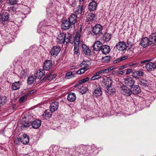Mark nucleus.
Returning <instances> with one entry per match:
<instances>
[{
	"label": "nucleus",
	"instance_id": "obj_57",
	"mask_svg": "<svg viewBox=\"0 0 156 156\" xmlns=\"http://www.w3.org/2000/svg\"><path fill=\"white\" fill-rule=\"evenodd\" d=\"M36 91V90H31L29 92V93H28L27 94H32L34 93Z\"/></svg>",
	"mask_w": 156,
	"mask_h": 156
},
{
	"label": "nucleus",
	"instance_id": "obj_1",
	"mask_svg": "<svg viewBox=\"0 0 156 156\" xmlns=\"http://www.w3.org/2000/svg\"><path fill=\"white\" fill-rule=\"evenodd\" d=\"M9 14L6 12H0V23L5 24L10 21Z\"/></svg>",
	"mask_w": 156,
	"mask_h": 156
},
{
	"label": "nucleus",
	"instance_id": "obj_21",
	"mask_svg": "<svg viewBox=\"0 0 156 156\" xmlns=\"http://www.w3.org/2000/svg\"><path fill=\"white\" fill-rule=\"evenodd\" d=\"M101 50L103 54L106 55L110 52V48L108 45H105L102 46Z\"/></svg>",
	"mask_w": 156,
	"mask_h": 156
},
{
	"label": "nucleus",
	"instance_id": "obj_61",
	"mask_svg": "<svg viewBox=\"0 0 156 156\" xmlns=\"http://www.w3.org/2000/svg\"><path fill=\"white\" fill-rule=\"evenodd\" d=\"M16 105H14L12 106V108H13V109H14L15 108H16Z\"/></svg>",
	"mask_w": 156,
	"mask_h": 156
},
{
	"label": "nucleus",
	"instance_id": "obj_31",
	"mask_svg": "<svg viewBox=\"0 0 156 156\" xmlns=\"http://www.w3.org/2000/svg\"><path fill=\"white\" fill-rule=\"evenodd\" d=\"M20 81L16 82L13 83L12 86V88L13 90L19 89L20 87Z\"/></svg>",
	"mask_w": 156,
	"mask_h": 156
},
{
	"label": "nucleus",
	"instance_id": "obj_20",
	"mask_svg": "<svg viewBox=\"0 0 156 156\" xmlns=\"http://www.w3.org/2000/svg\"><path fill=\"white\" fill-rule=\"evenodd\" d=\"M44 71L42 69L38 70L35 74V76L38 79H41L44 75Z\"/></svg>",
	"mask_w": 156,
	"mask_h": 156
},
{
	"label": "nucleus",
	"instance_id": "obj_34",
	"mask_svg": "<svg viewBox=\"0 0 156 156\" xmlns=\"http://www.w3.org/2000/svg\"><path fill=\"white\" fill-rule=\"evenodd\" d=\"M22 125L21 126L22 128H27L29 127L31 125V122H29L23 121V120L22 121Z\"/></svg>",
	"mask_w": 156,
	"mask_h": 156
},
{
	"label": "nucleus",
	"instance_id": "obj_41",
	"mask_svg": "<svg viewBox=\"0 0 156 156\" xmlns=\"http://www.w3.org/2000/svg\"><path fill=\"white\" fill-rule=\"evenodd\" d=\"M100 75L99 73H98V72H97L94 76L91 77V80H94L99 78L101 76Z\"/></svg>",
	"mask_w": 156,
	"mask_h": 156
},
{
	"label": "nucleus",
	"instance_id": "obj_29",
	"mask_svg": "<svg viewBox=\"0 0 156 156\" xmlns=\"http://www.w3.org/2000/svg\"><path fill=\"white\" fill-rule=\"evenodd\" d=\"M77 43L74 44V54L75 55H76V56H78L80 55V52H79V44H78L77 42Z\"/></svg>",
	"mask_w": 156,
	"mask_h": 156
},
{
	"label": "nucleus",
	"instance_id": "obj_7",
	"mask_svg": "<svg viewBox=\"0 0 156 156\" xmlns=\"http://www.w3.org/2000/svg\"><path fill=\"white\" fill-rule=\"evenodd\" d=\"M116 48L119 50L123 51L125 50L126 48V45L124 41H119L116 44Z\"/></svg>",
	"mask_w": 156,
	"mask_h": 156
},
{
	"label": "nucleus",
	"instance_id": "obj_26",
	"mask_svg": "<svg viewBox=\"0 0 156 156\" xmlns=\"http://www.w3.org/2000/svg\"><path fill=\"white\" fill-rule=\"evenodd\" d=\"M41 125V121L40 120H36L32 122L31 125L34 129H37Z\"/></svg>",
	"mask_w": 156,
	"mask_h": 156
},
{
	"label": "nucleus",
	"instance_id": "obj_64",
	"mask_svg": "<svg viewBox=\"0 0 156 156\" xmlns=\"http://www.w3.org/2000/svg\"><path fill=\"white\" fill-rule=\"evenodd\" d=\"M81 153H82V154H83V155L85 154V151H84V152H83Z\"/></svg>",
	"mask_w": 156,
	"mask_h": 156
},
{
	"label": "nucleus",
	"instance_id": "obj_54",
	"mask_svg": "<svg viewBox=\"0 0 156 156\" xmlns=\"http://www.w3.org/2000/svg\"><path fill=\"white\" fill-rule=\"evenodd\" d=\"M123 73H124V72L123 71L119 70V71H117V72H116V74L122 75Z\"/></svg>",
	"mask_w": 156,
	"mask_h": 156
},
{
	"label": "nucleus",
	"instance_id": "obj_39",
	"mask_svg": "<svg viewBox=\"0 0 156 156\" xmlns=\"http://www.w3.org/2000/svg\"><path fill=\"white\" fill-rule=\"evenodd\" d=\"M110 56H106L101 58V61L103 63H107L110 61Z\"/></svg>",
	"mask_w": 156,
	"mask_h": 156
},
{
	"label": "nucleus",
	"instance_id": "obj_53",
	"mask_svg": "<svg viewBox=\"0 0 156 156\" xmlns=\"http://www.w3.org/2000/svg\"><path fill=\"white\" fill-rule=\"evenodd\" d=\"M137 64H140V63H139V62H136V63H130L129 64V66H135V65H137Z\"/></svg>",
	"mask_w": 156,
	"mask_h": 156
},
{
	"label": "nucleus",
	"instance_id": "obj_38",
	"mask_svg": "<svg viewBox=\"0 0 156 156\" xmlns=\"http://www.w3.org/2000/svg\"><path fill=\"white\" fill-rule=\"evenodd\" d=\"M7 101V97L5 96L0 97V106L4 105Z\"/></svg>",
	"mask_w": 156,
	"mask_h": 156
},
{
	"label": "nucleus",
	"instance_id": "obj_44",
	"mask_svg": "<svg viewBox=\"0 0 156 156\" xmlns=\"http://www.w3.org/2000/svg\"><path fill=\"white\" fill-rule=\"evenodd\" d=\"M87 90L86 87H82L80 89V92L82 94H85Z\"/></svg>",
	"mask_w": 156,
	"mask_h": 156
},
{
	"label": "nucleus",
	"instance_id": "obj_22",
	"mask_svg": "<svg viewBox=\"0 0 156 156\" xmlns=\"http://www.w3.org/2000/svg\"><path fill=\"white\" fill-rule=\"evenodd\" d=\"M77 16L76 14H71L69 18V21L72 24H75L77 22Z\"/></svg>",
	"mask_w": 156,
	"mask_h": 156
},
{
	"label": "nucleus",
	"instance_id": "obj_13",
	"mask_svg": "<svg viewBox=\"0 0 156 156\" xmlns=\"http://www.w3.org/2000/svg\"><path fill=\"white\" fill-rule=\"evenodd\" d=\"M58 107V103L54 101L51 103L50 106V110L52 112H54L57 110Z\"/></svg>",
	"mask_w": 156,
	"mask_h": 156
},
{
	"label": "nucleus",
	"instance_id": "obj_11",
	"mask_svg": "<svg viewBox=\"0 0 156 156\" xmlns=\"http://www.w3.org/2000/svg\"><path fill=\"white\" fill-rule=\"evenodd\" d=\"M52 66V61L50 60H47L44 63L43 68L44 70H49Z\"/></svg>",
	"mask_w": 156,
	"mask_h": 156
},
{
	"label": "nucleus",
	"instance_id": "obj_3",
	"mask_svg": "<svg viewBox=\"0 0 156 156\" xmlns=\"http://www.w3.org/2000/svg\"><path fill=\"white\" fill-rule=\"evenodd\" d=\"M103 30L102 26L99 24H96L93 27V33L96 36H99L102 34Z\"/></svg>",
	"mask_w": 156,
	"mask_h": 156
},
{
	"label": "nucleus",
	"instance_id": "obj_42",
	"mask_svg": "<svg viewBox=\"0 0 156 156\" xmlns=\"http://www.w3.org/2000/svg\"><path fill=\"white\" fill-rule=\"evenodd\" d=\"M95 17V15L94 14L90 13L87 16V19L89 21H91L93 20Z\"/></svg>",
	"mask_w": 156,
	"mask_h": 156
},
{
	"label": "nucleus",
	"instance_id": "obj_51",
	"mask_svg": "<svg viewBox=\"0 0 156 156\" xmlns=\"http://www.w3.org/2000/svg\"><path fill=\"white\" fill-rule=\"evenodd\" d=\"M80 70L81 71V73H84V72L87 70V68H85L84 67H82L80 69Z\"/></svg>",
	"mask_w": 156,
	"mask_h": 156
},
{
	"label": "nucleus",
	"instance_id": "obj_8",
	"mask_svg": "<svg viewBox=\"0 0 156 156\" xmlns=\"http://www.w3.org/2000/svg\"><path fill=\"white\" fill-rule=\"evenodd\" d=\"M140 44L141 46L144 48H146L149 45H151L149 38L147 37H143L141 41Z\"/></svg>",
	"mask_w": 156,
	"mask_h": 156
},
{
	"label": "nucleus",
	"instance_id": "obj_12",
	"mask_svg": "<svg viewBox=\"0 0 156 156\" xmlns=\"http://www.w3.org/2000/svg\"><path fill=\"white\" fill-rule=\"evenodd\" d=\"M145 68L148 71H152L156 69V64L152 62H149L146 64Z\"/></svg>",
	"mask_w": 156,
	"mask_h": 156
},
{
	"label": "nucleus",
	"instance_id": "obj_40",
	"mask_svg": "<svg viewBox=\"0 0 156 156\" xmlns=\"http://www.w3.org/2000/svg\"><path fill=\"white\" fill-rule=\"evenodd\" d=\"M35 80V79L32 76H29L27 82L29 85L32 84Z\"/></svg>",
	"mask_w": 156,
	"mask_h": 156
},
{
	"label": "nucleus",
	"instance_id": "obj_56",
	"mask_svg": "<svg viewBox=\"0 0 156 156\" xmlns=\"http://www.w3.org/2000/svg\"><path fill=\"white\" fill-rule=\"evenodd\" d=\"M132 71H133L131 69H127V70L126 72V74H129L130 73L132 72Z\"/></svg>",
	"mask_w": 156,
	"mask_h": 156
},
{
	"label": "nucleus",
	"instance_id": "obj_17",
	"mask_svg": "<svg viewBox=\"0 0 156 156\" xmlns=\"http://www.w3.org/2000/svg\"><path fill=\"white\" fill-rule=\"evenodd\" d=\"M102 94V92L101 88L100 86L97 87L94 91V95L96 97H97L101 96Z\"/></svg>",
	"mask_w": 156,
	"mask_h": 156
},
{
	"label": "nucleus",
	"instance_id": "obj_62",
	"mask_svg": "<svg viewBox=\"0 0 156 156\" xmlns=\"http://www.w3.org/2000/svg\"><path fill=\"white\" fill-rule=\"evenodd\" d=\"M127 44L131 46L132 44L131 42H129L128 41H127Z\"/></svg>",
	"mask_w": 156,
	"mask_h": 156
},
{
	"label": "nucleus",
	"instance_id": "obj_4",
	"mask_svg": "<svg viewBox=\"0 0 156 156\" xmlns=\"http://www.w3.org/2000/svg\"><path fill=\"white\" fill-rule=\"evenodd\" d=\"M120 90L121 93L126 96H129L132 94L131 90L125 86L121 87Z\"/></svg>",
	"mask_w": 156,
	"mask_h": 156
},
{
	"label": "nucleus",
	"instance_id": "obj_25",
	"mask_svg": "<svg viewBox=\"0 0 156 156\" xmlns=\"http://www.w3.org/2000/svg\"><path fill=\"white\" fill-rule=\"evenodd\" d=\"M52 112L50 110H46L42 115V117L45 119H49L51 117Z\"/></svg>",
	"mask_w": 156,
	"mask_h": 156
},
{
	"label": "nucleus",
	"instance_id": "obj_36",
	"mask_svg": "<svg viewBox=\"0 0 156 156\" xmlns=\"http://www.w3.org/2000/svg\"><path fill=\"white\" fill-rule=\"evenodd\" d=\"M139 84L142 86L146 87L148 85V82L147 80L142 79L139 82Z\"/></svg>",
	"mask_w": 156,
	"mask_h": 156
},
{
	"label": "nucleus",
	"instance_id": "obj_37",
	"mask_svg": "<svg viewBox=\"0 0 156 156\" xmlns=\"http://www.w3.org/2000/svg\"><path fill=\"white\" fill-rule=\"evenodd\" d=\"M106 88L107 90H106V91L108 94H112L115 92V89L114 88H113L112 86H110V88H108V87H107Z\"/></svg>",
	"mask_w": 156,
	"mask_h": 156
},
{
	"label": "nucleus",
	"instance_id": "obj_58",
	"mask_svg": "<svg viewBox=\"0 0 156 156\" xmlns=\"http://www.w3.org/2000/svg\"><path fill=\"white\" fill-rule=\"evenodd\" d=\"M126 66L125 65L122 66L120 67L119 69H124L126 68Z\"/></svg>",
	"mask_w": 156,
	"mask_h": 156
},
{
	"label": "nucleus",
	"instance_id": "obj_46",
	"mask_svg": "<svg viewBox=\"0 0 156 156\" xmlns=\"http://www.w3.org/2000/svg\"><path fill=\"white\" fill-rule=\"evenodd\" d=\"M18 2V0H9V3L11 5L16 4Z\"/></svg>",
	"mask_w": 156,
	"mask_h": 156
},
{
	"label": "nucleus",
	"instance_id": "obj_24",
	"mask_svg": "<svg viewBox=\"0 0 156 156\" xmlns=\"http://www.w3.org/2000/svg\"><path fill=\"white\" fill-rule=\"evenodd\" d=\"M132 93L134 94H139L140 92L141 89L139 86L135 85L134 86L131 88Z\"/></svg>",
	"mask_w": 156,
	"mask_h": 156
},
{
	"label": "nucleus",
	"instance_id": "obj_5",
	"mask_svg": "<svg viewBox=\"0 0 156 156\" xmlns=\"http://www.w3.org/2000/svg\"><path fill=\"white\" fill-rule=\"evenodd\" d=\"M61 51L60 47L58 45L54 46L51 49V54L52 56H57Z\"/></svg>",
	"mask_w": 156,
	"mask_h": 156
},
{
	"label": "nucleus",
	"instance_id": "obj_15",
	"mask_svg": "<svg viewBox=\"0 0 156 156\" xmlns=\"http://www.w3.org/2000/svg\"><path fill=\"white\" fill-rule=\"evenodd\" d=\"M149 40L150 41V44H154L156 41V32L152 33L149 36Z\"/></svg>",
	"mask_w": 156,
	"mask_h": 156
},
{
	"label": "nucleus",
	"instance_id": "obj_30",
	"mask_svg": "<svg viewBox=\"0 0 156 156\" xmlns=\"http://www.w3.org/2000/svg\"><path fill=\"white\" fill-rule=\"evenodd\" d=\"M81 37L80 34L78 32H77L76 33L75 36L74 38V44L77 43L76 42H77L78 44H79Z\"/></svg>",
	"mask_w": 156,
	"mask_h": 156
},
{
	"label": "nucleus",
	"instance_id": "obj_35",
	"mask_svg": "<svg viewBox=\"0 0 156 156\" xmlns=\"http://www.w3.org/2000/svg\"><path fill=\"white\" fill-rule=\"evenodd\" d=\"M111 37V35L108 33H105L103 37V40L105 41H108Z\"/></svg>",
	"mask_w": 156,
	"mask_h": 156
},
{
	"label": "nucleus",
	"instance_id": "obj_63",
	"mask_svg": "<svg viewBox=\"0 0 156 156\" xmlns=\"http://www.w3.org/2000/svg\"><path fill=\"white\" fill-rule=\"evenodd\" d=\"M116 72H117V71H113L112 72V73L113 74H116Z\"/></svg>",
	"mask_w": 156,
	"mask_h": 156
},
{
	"label": "nucleus",
	"instance_id": "obj_45",
	"mask_svg": "<svg viewBox=\"0 0 156 156\" xmlns=\"http://www.w3.org/2000/svg\"><path fill=\"white\" fill-rule=\"evenodd\" d=\"M89 80V77H86L84 79L81 80L79 81V83H84L87 82Z\"/></svg>",
	"mask_w": 156,
	"mask_h": 156
},
{
	"label": "nucleus",
	"instance_id": "obj_50",
	"mask_svg": "<svg viewBox=\"0 0 156 156\" xmlns=\"http://www.w3.org/2000/svg\"><path fill=\"white\" fill-rule=\"evenodd\" d=\"M151 61V59H147L141 61L140 62V64H143L150 62Z\"/></svg>",
	"mask_w": 156,
	"mask_h": 156
},
{
	"label": "nucleus",
	"instance_id": "obj_52",
	"mask_svg": "<svg viewBox=\"0 0 156 156\" xmlns=\"http://www.w3.org/2000/svg\"><path fill=\"white\" fill-rule=\"evenodd\" d=\"M121 61L120 60V58H117L116 59L114 60L113 61V62L115 64V63H118L120 62Z\"/></svg>",
	"mask_w": 156,
	"mask_h": 156
},
{
	"label": "nucleus",
	"instance_id": "obj_9",
	"mask_svg": "<svg viewBox=\"0 0 156 156\" xmlns=\"http://www.w3.org/2000/svg\"><path fill=\"white\" fill-rule=\"evenodd\" d=\"M102 46V44L100 41H97L92 46L93 49L96 51H99L101 50Z\"/></svg>",
	"mask_w": 156,
	"mask_h": 156
},
{
	"label": "nucleus",
	"instance_id": "obj_23",
	"mask_svg": "<svg viewBox=\"0 0 156 156\" xmlns=\"http://www.w3.org/2000/svg\"><path fill=\"white\" fill-rule=\"evenodd\" d=\"M76 97L75 94L74 93L70 92L68 94L67 100L71 102L74 101L76 99Z\"/></svg>",
	"mask_w": 156,
	"mask_h": 156
},
{
	"label": "nucleus",
	"instance_id": "obj_10",
	"mask_svg": "<svg viewBox=\"0 0 156 156\" xmlns=\"http://www.w3.org/2000/svg\"><path fill=\"white\" fill-rule=\"evenodd\" d=\"M71 24L69 20H64L62 22L61 27L62 30H67L70 27Z\"/></svg>",
	"mask_w": 156,
	"mask_h": 156
},
{
	"label": "nucleus",
	"instance_id": "obj_18",
	"mask_svg": "<svg viewBox=\"0 0 156 156\" xmlns=\"http://www.w3.org/2000/svg\"><path fill=\"white\" fill-rule=\"evenodd\" d=\"M83 51L84 53L86 55H90L91 54L90 49L85 44H83L82 45Z\"/></svg>",
	"mask_w": 156,
	"mask_h": 156
},
{
	"label": "nucleus",
	"instance_id": "obj_33",
	"mask_svg": "<svg viewBox=\"0 0 156 156\" xmlns=\"http://www.w3.org/2000/svg\"><path fill=\"white\" fill-rule=\"evenodd\" d=\"M90 65V62L88 61H84L80 64V66L85 68L89 69V66Z\"/></svg>",
	"mask_w": 156,
	"mask_h": 156
},
{
	"label": "nucleus",
	"instance_id": "obj_55",
	"mask_svg": "<svg viewBox=\"0 0 156 156\" xmlns=\"http://www.w3.org/2000/svg\"><path fill=\"white\" fill-rule=\"evenodd\" d=\"M25 99V98L24 97H23L20 99L19 101L20 102H23L24 101Z\"/></svg>",
	"mask_w": 156,
	"mask_h": 156
},
{
	"label": "nucleus",
	"instance_id": "obj_47",
	"mask_svg": "<svg viewBox=\"0 0 156 156\" xmlns=\"http://www.w3.org/2000/svg\"><path fill=\"white\" fill-rule=\"evenodd\" d=\"M115 66H112L109 67L108 68L106 69L107 72V73L111 70H113V69H115Z\"/></svg>",
	"mask_w": 156,
	"mask_h": 156
},
{
	"label": "nucleus",
	"instance_id": "obj_60",
	"mask_svg": "<svg viewBox=\"0 0 156 156\" xmlns=\"http://www.w3.org/2000/svg\"><path fill=\"white\" fill-rule=\"evenodd\" d=\"M76 73L78 74H82L81 71L80 69L77 71L76 72Z\"/></svg>",
	"mask_w": 156,
	"mask_h": 156
},
{
	"label": "nucleus",
	"instance_id": "obj_32",
	"mask_svg": "<svg viewBox=\"0 0 156 156\" xmlns=\"http://www.w3.org/2000/svg\"><path fill=\"white\" fill-rule=\"evenodd\" d=\"M80 4L76 8L74 9V11L76 14H81L83 10V6L82 5V4L80 3Z\"/></svg>",
	"mask_w": 156,
	"mask_h": 156
},
{
	"label": "nucleus",
	"instance_id": "obj_16",
	"mask_svg": "<svg viewBox=\"0 0 156 156\" xmlns=\"http://www.w3.org/2000/svg\"><path fill=\"white\" fill-rule=\"evenodd\" d=\"M113 81L112 79L109 78L104 79L102 82L103 85L105 86V87H110Z\"/></svg>",
	"mask_w": 156,
	"mask_h": 156
},
{
	"label": "nucleus",
	"instance_id": "obj_49",
	"mask_svg": "<svg viewBox=\"0 0 156 156\" xmlns=\"http://www.w3.org/2000/svg\"><path fill=\"white\" fill-rule=\"evenodd\" d=\"M72 74H73V73L72 72H68L66 74V79H69V77L71 76L72 75Z\"/></svg>",
	"mask_w": 156,
	"mask_h": 156
},
{
	"label": "nucleus",
	"instance_id": "obj_28",
	"mask_svg": "<svg viewBox=\"0 0 156 156\" xmlns=\"http://www.w3.org/2000/svg\"><path fill=\"white\" fill-rule=\"evenodd\" d=\"M97 3L95 1H92L90 3L89 5V9L90 11H94L96 9Z\"/></svg>",
	"mask_w": 156,
	"mask_h": 156
},
{
	"label": "nucleus",
	"instance_id": "obj_48",
	"mask_svg": "<svg viewBox=\"0 0 156 156\" xmlns=\"http://www.w3.org/2000/svg\"><path fill=\"white\" fill-rule=\"evenodd\" d=\"M98 72V73H99V74H101L102 73H107L106 69H101Z\"/></svg>",
	"mask_w": 156,
	"mask_h": 156
},
{
	"label": "nucleus",
	"instance_id": "obj_43",
	"mask_svg": "<svg viewBox=\"0 0 156 156\" xmlns=\"http://www.w3.org/2000/svg\"><path fill=\"white\" fill-rule=\"evenodd\" d=\"M66 37H65V41L66 43V44L67 42L69 41L71 37V36L70 34H65Z\"/></svg>",
	"mask_w": 156,
	"mask_h": 156
},
{
	"label": "nucleus",
	"instance_id": "obj_27",
	"mask_svg": "<svg viewBox=\"0 0 156 156\" xmlns=\"http://www.w3.org/2000/svg\"><path fill=\"white\" fill-rule=\"evenodd\" d=\"M144 73L140 70L135 71L132 73V76L135 78H138L142 76L144 74Z\"/></svg>",
	"mask_w": 156,
	"mask_h": 156
},
{
	"label": "nucleus",
	"instance_id": "obj_2",
	"mask_svg": "<svg viewBox=\"0 0 156 156\" xmlns=\"http://www.w3.org/2000/svg\"><path fill=\"white\" fill-rule=\"evenodd\" d=\"M19 141L24 145L27 144L29 141V137L27 134H24L20 138L16 139L15 141L16 144H18Z\"/></svg>",
	"mask_w": 156,
	"mask_h": 156
},
{
	"label": "nucleus",
	"instance_id": "obj_14",
	"mask_svg": "<svg viewBox=\"0 0 156 156\" xmlns=\"http://www.w3.org/2000/svg\"><path fill=\"white\" fill-rule=\"evenodd\" d=\"M65 34L63 33H60L58 35V37L57 38V42L59 44H65Z\"/></svg>",
	"mask_w": 156,
	"mask_h": 156
},
{
	"label": "nucleus",
	"instance_id": "obj_6",
	"mask_svg": "<svg viewBox=\"0 0 156 156\" xmlns=\"http://www.w3.org/2000/svg\"><path fill=\"white\" fill-rule=\"evenodd\" d=\"M125 84L127 86L132 87L135 83V81L133 78L130 76L126 77L124 81Z\"/></svg>",
	"mask_w": 156,
	"mask_h": 156
},
{
	"label": "nucleus",
	"instance_id": "obj_19",
	"mask_svg": "<svg viewBox=\"0 0 156 156\" xmlns=\"http://www.w3.org/2000/svg\"><path fill=\"white\" fill-rule=\"evenodd\" d=\"M56 76V74H52L51 73H50L47 75L45 76H44L43 80H47L49 81H51L52 80L54 79Z\"/></svg>",
	"mask_w": 156,
	"mask_h": 156
},
{
	"label": "nucleus",
	"instance_id": "obj_59",
	"mask_svg": "<svg viewBox=\"0 0 156 156\" xmlns=\"http://www.w3.org/2000/svg\"><path fill=\"white\" fill-rule=\"evenodd\" d=\"M121 61H123L126 59L127 58L126 56H123V57L120 58Z\"/></svg>",
	"mask_w": 156,
	"mask_h": 156
}]
</instances>
